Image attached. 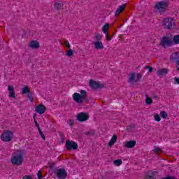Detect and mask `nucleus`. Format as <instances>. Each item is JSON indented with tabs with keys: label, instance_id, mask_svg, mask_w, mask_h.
I'll use <instances>...</instances> for the list:
<instances>
[{
	"label": "nucleus",
	"instance_id": "nucleus-1",
	"mask_svg": "<svg viewBox=\"0 0 179 179\" xmlns=\"http://www.w3.org/2000/svg\"><path fill=\"white\" fill-rule=\"evenodd\" d=\"M24 156H26V150H20L16 151L14 156L11 157L10 162L15 166H20L24 160Z\"/></svg>",
	"mask_w": 179,
	"mask_h": 179
},
{
	"label": "nucleus",
	"instance_id": "nucleus-2",
	"mask_svg": "<svg viewBox=\"0 0 179 179\" xmlns=\"http://www.w3.org/2000/svg\"><path fill=\"white\" fill-rule=\"evenodd\" d=\"M80 94L76 92L73 94V99L78 104H82V103H83V100L86 99L87 92L85 90H80Z\"/></svg>",
	"mask_w": 179,
	"mask_h": 179
},
{
	"label": "nucleus",
	"instance_id": "nucleus-3",
	"mask_svg": "<svg viewBox=\"0 0 179 179\" xmlns=\"http://www.w3.org/2000/svg\"><path fill=\"white\" fill-rule=\"evenodd\" d=\"M3 142H10L13 139V132L10 130H4L1 136Z\"/></svg>",
	"mask_w": 179,
	"mask_h": 179
},
{
	"label": "nucleus",
	"instance_id": "nucleus-4",
	"mask_svg": "<svg viewBox=\"0 0 179 179\" xmlns=\"http://www.w3.org/2000/svg\"><path fill=\"white\" fill-rule=\"evenodd\" d=\"M141 79V74L135 73H129L128 77V83L130 85H134V83H138Z\"/></svg>",
	"mask_w": 179,
	"mask_h": 179
},
{
	"label": "nucleus",
	"instance_id": "nucleus-5",
	"mask_svg": "<svg viewBox=\"0 0 179 179\" xmlns=\"http://www.w3.org/2000/svg\"><path fill=\"white\" fill-rule=\"evenodd\" d=\"M174 23L175 22L173 18H164L162 21V26L164 27V29L170 30L171 29H173Z\"/></svg>",
	"mask_w": 179,
	"mask_h": 179
},
{
	"label": "nucleus",
	"instance_id": "nucleus-6",
	"mask_svg": "<svg viewBox=\"0 0 179 179\" xmlns=\"http://www.w3.org/2000/svg\"><path fill=\"white\" fill-rule=\"evenodd\" d=\"M161 47H163V48H167V47H171L173 45V41L170 39V38L167 36H164L160 43Z\"/></svg>",
	"mask_w": 179,
	"mask_h": 179
},
{
	"label": "nucleus",
	"instance_id": "nucleus-7",
	"mask_svg": "<svg viewBox=\"0 0 179 179\" xmlns=\"http://www.w3.org/2000/svg\"><path fill=\"white\" fill-rule=\"evenodd\" d=\"M168 6L169 4H167V2L159 1L156 3L155 8L157 9V10H159V12H164V10L167 9Z\"/></svg>",
	"mask_w": 179,
	"mask_h": 179
},
{
	"label": "nucleus",
	"instance_id": "nucleus-8",
	"mask_svg": "<svg viewBox=\"0 0 179 179\" xmlns=\"http://www.w3.org/2000/svg\"><path fill=\"white\" fill-rule=\"evenodd\" d=\"M79 148V145H78V143L75 141H71V140H67L66 141V149L71 151L72 150H76Z\"/></svg>",
	"mask_w": 179,
	"mask_h": 179
},
{
	"label": "nucleus",
	"instance_id": "nucleus-9",
	"mask_svg": "<svg viewBox=\"0 0 179 179\" xmlns=\"http://www.w3.org/2000/svg\"><path fill=\"white\" fill-rule=\"evenodd\" d=\"M55 174L59 179H65L68 176V173H66V171H65L64 169H57L55 171Z\"/></svg>",
	"mask_w": 179,
	"mask_h": 179
},
{
	"label": "nucleus",
	"instance_id": "nucleus-10",
	"mask_svg": "<svg viewBox=\"0 0 179 179\" xmlns=\"http://www.w3.org/2000/svg\"><path fill=\"white\" fill-rule=\"evenodd\" d=\"M159 172L157 171L150 170L145 173L144 175V179H156Z\"/></svg>",
	"mask_w": 179,
	"mask_h": 179
},
{
	"label": "nucleus",
	"instance_id": "nucleus-11",
	"mask_svg": "<svg viewBox=\"0 0 179 179\" xmlns=\"http://www.w3.org/2000/svg\"><path fill=\"white\" fill-rule=\"evenodd\" d=\"M77 120L79 122H85L89 120V115L87 113H80L77 115Z\"/></svg>",
	"mask_w": 179,
	"mask_h": 179
},
{
	"label": "nucleus",
	"instance_id": "nucleus-12",
	"mask_svg": "<svg viewBox=\"0 0 179 179\" xmlns=\"http://www.w3.org/2000/svg\"><path fill=\"white\" fill-rule=\"evenodd\" d=\"M90 86L92 89H95V90L101 89V87H104V85L100 84V83H97L96 81H93V80H91L90 81Z\"/></svg>",
	"mask_w": 179,
	"mask_h": 179
},
{
	"label": "nucleus",
	"instance_id": "nucleus-13",
	"mask_svg": "<svg viewBox=\"0 0 179 179\" xmlns=\"http://www.w3.org/2000/svg\"><path fill=\"white\" fill-rule=\"evenodd\" d=\"M170 59L173 62H176H176H179V52H176L174 53H172L170 56Z\"/></svg>",
	"mask_w": 179,
	"mask_h": 179
},
{
	"label": "nucleus",
	"instance_id": "nucleus-14",
	"mask_svg": "<svg viewBox=\"0 0 179 179\" xmlns=\"http://www.w3.org/2000/svg\"><path fill=\"white\" fill-rule=\"evenodd\" d=\"M35 111H36L37 113H45V111H47V108L45 107V106L41 103L36 107Z\"/></svg>",
	"mask_w": 179,
	"mask_h": 179
},
{
	"label": "nucleus",
	"instance_id": "nucleus-15",
	"mask_svg": "<svg viewBox=\"0 0 179 179\" xmlns=\"http://www.w3.org/2000/svg\"><path fill=\"white\" fill-rule=\"evenodd\" d=\"M8 90L10 93L9 97H10V99H16V95H15V87L13 85H8Z\"/></svg>",
	"mask_w": 179,
	"mask_h": 179
},
{
	"label": "nucleus",
	"instance_id": "nucleus-16",
	"mask_svg": "<svg viewBox=\"0 0 179 179\" xmlns=\"http://www.w3.org/2000/svg\"><path fill=\"white\" fill-rule=\"evenodd\" d=\"M135 145H136V141H126L124 148H127V149H132L133 148H135Z\"/></svg>",
	"mask_w": 179,
	"mask_h": 179
},
{
	"label": "nucleus",
	"instance_id": "nucleus-17",
	"mask_svg": "<svg viewBox=\"0 0 179 179\" xmlns=\"http://www.w3.org/2000/svg\"><path fill=\"white\" fill-rule=\"evenodd\" d=\"M93 44L94 45L95 50H103L104 45H103V42L101 41H94Z\"/></svg>",
	"mask_w": 179,
	"mask_h": 179
},
{
	"label": "nucleus",
	"instance_id": "nucleus-18",
	"mask_svg": "<svg viewBox=\"0 0 179 179\" xmlns=\"http://www.w3.org/2000/svg\"><path fill=\"white\" fill-rule=\"evenodd\" d=\"M29 47L33 50H37L40 47V43L37 41H31L29 43Z\"/></svg>",
	"mask_w": 179,
	"mask_h": 179
},
{
	"label": "nucleus",
	"instance_id": "nucleus-19",
	"mask_svg": "<svg viewBox=\"0 0 179 179\" xmlns=\"http://www.w3.org/2000/svg\"><path fill=\"white\" fill-rule=\"evenodd\" d=\"M126 6H127V4H122L120 6L115 12V16H118V15H120V13H121V12H122V10L125 9Z\"/></svg>",
	"mask_w": 179,
	"mask_h": 179
},
{
	"label": "nucleus",
	"instance_id": "nucleus-20",
	"mask_svg": "<svg viewBox=\"0 0 179 179\" xmlns=\"http://www.w3.org/2000/svg\"><path fill=\"white\" fill-rule=\"evenodd\" d=\"M167 72H168L167 69H159L157 71V75L158 76H163V75H166V73H167Z\"/></svg>",
	"mask_w": 179,
	"mask_h": 179
},
{
	"label": "nucleus",
	"instance_id": "nucleus-21",
	"mask_svg": "<svg viewBox=\"0 0 179 179\" xmlns=\"http://www.w3.org/2000/svg\"><path fill=\"white\" fill-rule=\"evenodd\" d=\"M117 142V136L113 135L110 141V142L108 144V146L111 147L113 145H114Z\"/></svg>",
	"mask_w": 179,
	"mask_h": 179
},
{
	"label": "nucleus",
	"instance_id": "nucleus-22",
	"mask_svg": "<svg viewBox=\"0 0 179 179\" xmlns=\"http://www.w3.org/2000/svg\"><path fill=\"white\" fill-rule=\"evenodd\" d=\"M101 38H103V36L99 33H95L94 36V40L95 41H101Z\"/></svg>",
	"mask_w": 179,
	"mask_h": 179
},
{
	"label": "nucleus",
	"instance_id": "nucleus-23",
	"mask_svg": "<svg viewBox=\"0 0 179 179\" xmlns=\"http://www.w3.org/2000/svg\"><path fill=\"white\" fill-rule=\"evenodd\" d=\"M55 8L57 9V10H59L62 6H64V3L62 2H56L54 3Z\"/></svg>",
	"mask_w": 179,
	"mask_h": 179
},
{
	"label": "nucleus",
	"instance_id": "nucleus-24",
	"mask_svg": "<svg viewBox=\"0 0 179 179\" xmlns=\"http://www.w3.org/2000/svg\"><path fill=\"white\" fill-rule=\"evenodd\" d=\"M108 29H110V24H106L102 28V31L104 34H108Z\"/></svg>",
	"mask_w": 179,
	"mask_h": 179
},
{
	"label": "nucleus",
	"instance_id": "nucleus-25",
	"mask_svg": "<svg viewBox=\"0 0 179 179\" xmlns=\"http://www.w3.org/2000/svg\"><path fill=\"white\" fill-rule=\"evenodd\" d=\"M30 93V88L28 86H25L22 89V94H28Z\"/></svg>",
	"mask_w": 179,
	"mask_h": 179
},
{
	"label": "nucleus",
	"instance_id": "nucleus-26",
	"mask_svg": "<svg viewBox=\"0 0 179 179\" xmlns=\"http://www.w3.org/2000/svg\"><path fill=\"white\" fill-rule=\"evenodd\" d=\"M36 115H37L36 113L34 114V121L35 123V127L38 129V131H41V128H40V125L38 124V122H37V120H36Z\"/></svg>",
	"mask_w": 179,
	"mask_h": 179
},
{
	"label": "nucleus",
	"instance_id": "nucleus-27",
	"mask_svg": "<svg viewBox=\"0 0 179 179\" xmlns=\"http://www.w3.org/2000/svg\"><path fill=\"white\" fill-rule=\"evenodd\" d=\"M172 41L174 44H179V35H175Z\"/></svg>",
	"mask_w": 179,
	"mask_h": 179
},
{
	"label": "nucleus",
	"instance_id": "nucleus-28",
	"mask_svg": "<svg viewBox=\"0 0 179 179\" xmlns=\"http://www.w3.org/2000/svg\"><path fill=\"white\" fill-rule=\"evenodd\" d=\"M154 120L157 122H160V121H162V117H160V115L157 113L154 115Z\"/></svg>",
	"mask_w": 179,
	"mask_h": 179
},
{
	"label": "nucleus",
	"instance_id": "nucleus-29",
	"mask_svg": "<svg viewBox=\"0 0 179 179\" xmlns=\"http://www.w3.org/2000/svg\"><path fill=\"white\" fill-rule=\"evenodd\" d=\"M113 164H115V166H121V164H122V160L116 159L113 162Z\"/></svg>",
	"mask_w": 179,
	"mask_h": 179
},
{
	"label": "nucleus",
	"instance_id": "nucleus-30",
	"mask_svg": "<svg viewBox=\"0 0 179 179\" xmlns=\"http://www.w3.org/2000/svg\"><path fill=\"white\" fill-rule=\"evenodd\" d=\"M66 55H67V57H72V55H73V51L71 49H69L66 51Z\"/></svg>",
	"mask_w": 179,
	"mask_h": 179
},
{
	"label": "nucleus",
	"instance_id": "nucleus-31",
	"mask_svg": "<svg viewBox=\"0 0 179 179\" xmlns=\"http://www.w3.org/2000/svg\"><path fill=\"white\" fill-rule=\"evenodd\" d=\"M145 103H146V104H148V106H150V104H152V103H153V100L152 99V98L147 97V98L145 99Z\"/></svg>",
	"mask_w": 179,
	"mask_h": 179
},
{
	"label": "nucleus",
	"instance_id": "nucleus-32",
	"mask_svg": "<svg viewBox=\"0 0 179 179\" xmlns=\"http://www.w3.org/2000/svg\"><path fill=\"white\" fill-rule=\"evenodd\" d=\"M154 153H162L163 152V150L160 148H156L153 150Z\"/></svg>",
	"mask_w": 179,
	"mask_h": 179
},
{
	"label": "nucleus",
	"instance_id": "nucleus-33",
	"mask_svg": "<svg viewBox=\"0 0 179 179\" xmlns=\"http://www.w3.org/2000/svg\"><path fill=\"white\" fill-rule=\"evenodd\" d=\"M67 123L69 125V127L72 128V127H73V124H75V120H73V119H70Z\"/></svg>",
	"mask_w": 179,
	"mask_h": 179
},
{
	"label": "nucleus",
	"instance_id": "nucleus-34",
	"mask_svg": "<svg viewBox=\"0 0 179 179\" xmlns=\"http://www.w3.org/2000/svg\"><path fill=\"white\" fill-rule=\"evenodd\" d=\"M27 97H28V99H29L31 103H33V101H34V99L33 98V95H31V93L29 92L27 94Z\"/></svg>",
	"mask_w": 179,
	"mask_h": 179
},
{
	"label": "nucleus",
	"instance_id": "nucleus-35",
	"mask_svg": "<svg viewBox=\"0 0 179 179\" xmlns=\"http://www.w3.org/2000/svg\"><path fill=\"white\" fill-rule=\"evenodd\" d=\"M38 132H39V134L41 135V138H42L43 141H45V136L44 135V134H43V131L41 130H39Z\"/></svg>",
	"mask_w": 179,
	"mask_h": 179
},
{
	"label": "nucleus",
	"instance_id": "nucleus-36",
	"mask_svg": "<svg viewBox=\"0 0 179 179\" xmlns=\"http://www.w3.org/2000/svg\"><path fill=\"white\" fill-rule=\"evenodd\" d=\"M160 115H162V118H164V120H166V118H167V113H160Z\"/></svg>",
	"mask_w": 179,
	"mask_h": 179
},
{
	"label": "nucleus",
	"instance_id": "nucleus-37",
	"mask_svg": "<svg viewBox=\"0 0 179 179\" xmlns=\"http://www.w3.org/2000/svg\"><path fill=\"white\" fill-rule=\"evenodd\" d=\"M145 69H148L149 73H151V72L153 71V68H152V67H150V66H146L145 67Z\"/></svg>",
	"mask_w": 179,
	"mask_h": 179
},
{
	"label": "nucleus",
	"instance_id": "nucleus-38",
	"mask_svg": "<svg viewBox=\"0 0 179 179\" xmlns=\"http://www.w3.org/2000/svg\"><path fill=\"white\" fill-rule=\"evenodd\" d=\"M37 177H38V179H41V177H43V174L41 173V171H38Z\"/></svg>",
	"mask_w": 179,
	"mask_h": 179
},
{
	"label": "nucleus",
	"instance_id": "nucleus-39",
	"mask_svg": "<svg viewBox=\"0 0 179 179\" xmlns=\"http://www.w3.org/2000/svg\"><path fill=\"white\" fill-rule=\"evenodd\" d=\"M175 85H179V78H174Z\"/></svg>",
	"mask_w": 179,
	"mask_h": 179
},
{
	"label": "nucleus",
	"instance_id": "nucleus-40",
	"mask_svg": "<svg viewBox=\"0 0 179 179\" xmlns=\"http://www.w3.org/2000/svg\"><path fill=\"white\" fill-rule=\"evenodd\" d=\"M65 45L67 47V48L71 49V45L69 44V42L68 41H65Z\"/></svg>",
	"mask_w": 179,
	"mask_h": 179
},
{
	"label": "nucleus",
	"instance_id": "nucleus-41",
	"mask_svg": "<svg viewBox=\"0 0 179 179\" xmlns=\"http://www.w3.org/2000/svg\"><path fill=\"white\" fill-rule=\"evenodd\" d=\"M106 34V38L108 41H111V37L108 36V34Z\"/></svg>",
	"mask_w": 179,
	"mask_h": 179
},
{
	"label": "nucleus",
	"instance_id": "nucleus-42",
	"mask_svg": "<svg viewBox=\"0 0 179 179\" xmlns=\"http://www.w3.org/2000/svg\"><path fill=\"white\" fill-rule=\"evenodd\" d=\"M176 68L179 71V61L176 63Z\"/></svg>",
	"mask_w": 179,
	"mask_h": 179
},
{
	"label": "nucleus",
	"instance_id": "nucleus-43",
	"mask_svg": "<svg viewBox=\"0 0 179 179\" xmlns=\"http://www.w3.org/2000/svg\"><path fill=\"white\" fill-rule=\"evenodd\" d=\"M129 128H130L131 129H132V128H135V124H130V125H129Z\"/></svg>",
	"mask_w": 179,
	"mask_h": 179
},
{
	"label": "nucleus",
	"instance_id": "nucleus-44",
	"mask_svg": "<svg viewBox=\"0 0 179 179\" xmlns=\"http://www.w3.org/2000/svg\"><path fill=\"white\" fill-rule=\"evenodd\" d=\"M90 134H92V133H90V132H87V133H86V135H87V136H89V135H90Z\"/></svg>",
	"mask_w": 179,
	"mask_h": 179
},
{
	"label": "nucleus",
	"instance_id": "nucleus-45",
	"mask_svg": "<svg viewBox=\"0 0 179 179\" xmlns=\"http://www.w3.org/2000/svg\"><path fill=\"white\" fill-rule=\"evenodd\" d=\"M161 113H166V111H161Z\"/></svg>",
	"mask_w": 179,
	"mask_h": 179
},
{
	"label": "nucleus",
	"instance_id": "nucleus-46",
	"mask_svg": "<svg viewBox=\"0 0 179 179\" xmlns=\"http://www.w3.org/2000/svg\"><path fill=\"white\" fill-rule=\"evenodd\" d=\"M39 114H43V113H39Z\"/></svg>",
	"mask_w": 179,
	"mask_h": 179
}]
</instances>
